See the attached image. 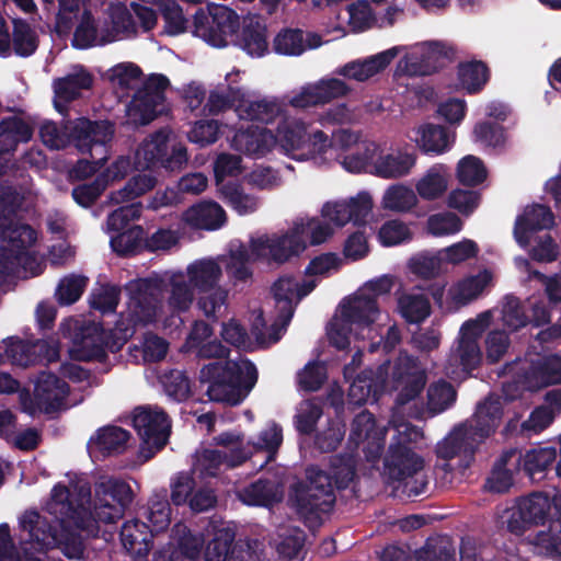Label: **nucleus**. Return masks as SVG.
I'll list each match as a JSON object with an SVG mask.
<instances>
[{"mask_svg":"<svg viewBox=\"0 0 561 561\" xmlns=\"http://www.w3.org/2000/svg\"><path fill=\"white\" fill-rule=\"evenodd\" d=\"M91 492L73 494L62 483L51 489L46 512L51 520L36 511L25 512L20 519L22 530L28 533V541L37 550L58 548L70 561H84V543L80 533L100 537V525L91 515Z\"/></svg>","mask_w":561,"mask_h":561,"instance_id":"nucleus-1","label":"nucleus"},{"mask_svg":"<svg viewBox=\"0 0 561 561\" xmlns=\"http://www.w3.org/2000/svg\"><path fill=\"white\" fill-rule=\"evenodd\" d=\"M355 477L356 459L351 454L332 456L328 470L309 466L306 482H298L293 488L291 500L297 512L307 519L320 520L321 515L333 510L334 490L347 489Z\"/></svg>","mask_w":561,"mask_h":561,"instance_id":"nucleus-2","label":"nucleus"},{"mask_svg":"<svg viewBox=\"0 0 561 561\" xmlns=\"http://www.w3.org/2000/svg\"><path fill=\"white\" fill-rule=\"evenodd\" d=\"M274 137L275 146L295 160H306L325 153L332 146V139L325 133L312 129L297 118H286L279 123Z\"/></svg>","mask_w":561,"mask_h":561,"instance_id":"nucleus-3","label":"nucleus"},{"mask_svg":"<svg viewBox=\"0 0 561 561\" xmlns=\"http://www.w3.org/2000/svg\"><path fill=\"white\" fill-rule=\"evenodd\" d=\"M239 28L238 14L224 4L198 8L193 14L192 34L214 47H226Z\"/></svg>","mask_w":561,"mask_h":561,"instance_id":"nucleus-4","label":"nucleus"},{"mask_svg":"<svg viewBox=\"0 0 561 561\" xmlns=\"http://www.w3.org/2000/svg\"><path fill=\"white\" fill-rule=\"evenodd\" d=\"M134 492L131 486L118 478L102 477L94 483L93 510L91 515L98 525L115 524L124 517L131 505Z\"/></svg>","mask_w":561,"mask_h":561,"instance_id":"nucleus-5","label":"nucleus"},{"mask_svg":"<svg viewBox=\"0 0 561 561\" xmlns=\"http://www.w3.org/2000/svg\"><path fill=\"white\" fill-rule=\"evenodd\" d=\"M70 392L69 385L53 373L43 371L37 377L34 393L20 394L23 412L34 416L37 412L51 414L58 412L65 404Z\"/></svg>","mask_w":561,"mask_h":561,"instance_id":"nucleus-6","label":"nucleus"},{"mask_svg":"<svg viewBox=\"0 0 561 561\" xmlns=\"http://www.w3.org/2000/svg\"><path fill=\"white\" fill-rule=\"evenodd\" d=\"M133 425L140 437V453L146 459L152 458L167 445L171 420L162 409H136Z\"/></svg>","mask_w":561,"mask_h":561,"instance_id":"nucleus-7","label":"nucleus"},{"mask_svg":"<svg viewBox=\"0 0 561 561\" xmlns=\"http://www.w3.org/2000/svg\"><path fill=\"white\" fill-rule=\"evenodd\" d=\"M170 131L159 129L144 140L140 152L146 165L152 169H164L168 172L180 171L187 164L186 147L176 142L170 146Z\"/></svg>","mask_w":561,"mask_h":561,"instance_id":"nucleus-8","label":"nucleus"},{"mask_svg":"<svg viewBox=\"0 0 561 561\" xmlns=\"http://www.w3.org/2000/svg\"><path fill=\"white\" fill-rule=\"evenodd\" d=\"M302 226H293L282 234H264L250 241L251 253L257 259H264L278 265L299 256L306 248V241L300 240L299 229Z\"/></svg>","mask_w":561,"mask_h":561,"instance_id":"nucleus-9","label":"nucleus"},{"mask_svg":"<svg viewBox=\"0 0 561 561\" xmlns=\"http://www.w3.org/2000/svg\"><path fill=\"white\" fill-rule=\"evenodd\" d=\"M129 294V310L134 322L149 324L154 322L161 304L162 280L159 278H138L126 285Z\"/></svg>","mask_w":561,"mask_h":561,"instance_id":"nucleus-10","label":"nucleus"},{"mask_svg":"<svg viewBox=\"0 0 561 561\" xmlns=\"http://www.w3.org/2000/svg\"><path fill=\"white\" fill-rule=\"evenodd\" d=\"M114 125L108 121H91L87 117H79L69 122L70 145H73L82 154H90L94 159V148L104 149L105 145L112 141Z\"/></svg>","mask_w":561,"mask_h":561,"instance_id":"nucleus-11","label":"nucleus"},{"mask_svg":"<svg viewBox=\"0 0 561 561\" xmlns=\"http://www.w3.org/2000/svg\"><path fill=\"white\" fill-rule=\"evenodd\" d=\"M551 511V501L543 492H534L520 497L514 507L507 528L515 535H523L533 526L543 525Z\"/></svg>","mask_w":561,"mask_h":561,"instance_id":"nucleus-12","label":"nucleus"},{"mask_svg":"<svg viewBox=\"0 0 561 561\" xmlns=\"http://www.w3.org/2000/svg\"><path fill=\"white\" fill-rule=\"evenodd\" d=\"M71 341L70 354L73 359L100 363L106 360L108 343L101 323L88 322L80 327L76 324Z\"/></svg>","mask_w":561,"mask_h":561,"instance_id":"nucleus-13","label":"nucleus"},{"mask_svg":"<svg viewBox=\"0 0 561 561\" xmlns=\"http://www.w3.org/2000/svg\"><path fill=\"white\" fill-rule=\"evenodd\" d=\"M201 374L208 377H219L227 385L231 386L234 392L245 393V396L257 380L256 367L250 360L243 362V365L237 362H227L225 366L214 362L205 365Z\"/></svg>","mask_w":561,"mask_h":561,"instance_id":"nucleus-14","label":"nucleus"},{"mask_svg":"<svg viewBox=\"0 0 561 561\" xmlns=\"http://www.w3.org/2000/svg\"><path fill=\"white\" fill-rule=\"evenodd\" d=\"M285 484L277 474L264 473L238 492L239 500L249 506L272 507L284 499Z\"/></svg>","mask_w":561,"mask_h":561,"instance_id":"nucleus-15","label":"nucleus"},{"mask_svg":"<svg viewBox=\"0 0 561 561\" xmlns=\"http://www.w3.org/2000/svg\"><path fill=\"white\" fill-rule=\"evenodd\" d=\"M456 50L442 42H430L427 49L420 55L412 54L400 61V67L410 77L431 76L442 66V59H453Z\"/></svg>","mask_w":561,"mask_h":561,"instance_id":"nucleus-16","label":"nucleus"},{"mask_svg":"<svg viewBox=\"0 0 561 561\" xmlns=\"http://www.w3.org/2000/svg\"><path fill=\"white\" fill-rule=\"evenodd\" d=\"M392 388L398 391L397 405H405L416 399L427 382L425 370L408 362L396 364L391 374Z\"/></svg>","mask_w":561,"mask_h":561,"instance_id":"nucleus-17","label":"nucleus"},{"mask_svg":"<svg viewBox=\"0 0 561 561\" xmlns=\"http://www.w3.org/2000/svg\"><path fill=\"white\" fill-rule=\"evenodd\" d=\"M385 471L391 480L407 479L422 471L424 460L408 444L391 443L383 460Z\"/></svg>","mask_w":561,"mask_h":561,"instance_id":"nucleus-18","label":"nucleus"},{"mask_svg":"<svg viewBox=\"0 0 561 561\" xmlns=\"http://www.w3.org/2000/svg\"><path fill=\"white\" fill-rule=\"evenodd\" d=\"M480 444V440H477L467 428V423L460 424L437 445L436 455L444 460L463 457L468 467Z\"/></svg>","mask_w":561,"mask_h":561,"instance_id":"nucleus-19","label":"nucleus"},{"mask_svg":"<svg viewBox=\"0 0 561 561\" xmlns=\"http://www.w3.org/2000/svg\"><path fill=\"white\" fill-rule=\"evenodd\" d=\"M398 46L373 55L364 60L351 61L336 69V73L363 82L383 71L399 54Z\"/></svg>","mask_w":561,"mask_h":561,"instance_id":"nucleus-20","label":"nucleus"},{"mask_svg":"<svg viewBox=\"0 0 561 561\" xmlns=\"http://www.w3.org/2000/svg\"><path fill=\"white\" fill-rule=\"evenodd\" d=\"M275 146L274 134L259 126H249L239 129L231 139V147L241 153L251 157H263Z\"/></svg>","mask_w":561,"mask_h":561,"instance_id":"nucleus-21","label":"nucleus"},{"mask_svg":"<svg viewBox=\"0 0 561 561\" xmlns=\"http://www.w3.org/2000/svg\"><path fill=\"white\" fill-rule=\"evenodd\" d=\"M378 314V302L374 296L355 295L341 306V320L357 329H368L369 332Z\"/></svg>","mask_w":561,"mask_h":561,"instance_id":"nucleus-22","label":"nucleus"},{"mask_svg":"<svg viewBox=\"0 0 561 561\" xmlns=\"http://www.w3.org/2000/svg\"><path fill=\"white\" fill-rule=\"evenodd\" d=\"M156 534L147 523L138 519L126 522L121 530L122 545L136 561H144L153 546Z\"/></svg>","mask_w":561,"mask_h":561,"instance_id":"nucleus-23","label":"nucleus"},{"mask_svg":"<svg viewBox=\"0 0 561 561\" xmlns=\"http://www.w3.org/2000/svg\"><path fill=\"white\" fill-rule=\"evenodd\" d=\"M503 416V407L497 399H486L477 408L472 421L467 428L480 443L484 442L499 427Z\"/></svg>","mask_w":561,"mask_h":561,"instance_id":"nucleus-24","label":"nucleus"},{"mask_svg":"<svg viewBox=\"0 0 561 561\" xmlns=\"http://www.w3.org/2000/svg\"><path fill=\"white\" fill-rule=\"evenodd\" d=\"M554 224V216L548 206L535 204L518 216L514 227V234L518 243H526L531 232L550 229Z\"/></svg>","mask_w":561,"mask_h":561,"instance_id":"nucleus-25","label":"nucleus"},{"mask_svg":"<svg viewBox=\"0 0 561 561\" xmlns=\"http://www.w3.org/2000/svg\"><path fill=\"white\" fill-rule=\"evenodd\" d=\"M275 300L277 321L282 325H288L294 317L297 301V280L294 276H280L271 287Z\"/></svg>","mask_w":561,"mask_h":561,"instance_id":"nucleus-26","label":"nucleus"},{"mask_svg":"<svg viewBox=\"0 0 561 561\" xmlns=\"http://www.w3.org/2000/svg\"><path fill=\"white\" fill-rule=\"evenodd\" d=\"M116 34L114 28L105 27L98 37V27L95 20L90 10H84L81 20L77 25L71 44L75 48L87 49L95 45H106L115 41Z\"/></svg>","mask_w":561,"mask_h":561,"instance_id":"nucleus-27","label":"nucleus"},{"mask_svg":"<svg viewBox=\"0 0 561 561\" xmlns=\"http://www.w3.org/2000/svg\"><path fill=\"white\" fill-rule=\"evenodd\" d=\"M266 25L257 18L243 19L236 44L251 57H262L268 49Z\"/></svg>","mask_w":561,"mask_h":561,"instance_id":"nucleus-28","label":"nucleus"},{"mask_svg":"<svg viewBox=\"0 0 561 561\" xmlns=\"http://www.w3.org/2000/svg\"><path fill=\"white\" fill-rule=\"evenodd\" d=\"M185 221L196 229L217 230L226 220L225 209L216 202H202L191 206L184 213Z\"/></svg>","mask_w":561,"mask_h":561,"instance_id":"nucleus-29","label":"nucleus"},{"mask_svg":"<svg viewBox=\"0 0 561 561\" xmlns=\"http://www.w3.org/2000/svg\"><path fill=\"white\" fill-rule=\"evenodd\" d=\"M33 127L19 116L3 117L0 121V154L15 151L19 144L33 137Z\"/></svg>","mask_w":561,"mask_h":561,"instance_id":"nucleus-30","label":"nucleus"},{"mask_svg":"<svg viewBox=\"0 0 561 561\" xmlns=\"http://www.w3.org/2000/svg\"><path fill=\"white\" fill-rule=\"evenodd\" d=\"M320 45L321 37L317 34H309V41L306 43L304 32L299 28H284L273 41L275 53L285 56H299L307 47L316 48Z\"/></svg>","mask_w":561,"mask_h":561,"instance_id":"nucleus-31","label":"nucleus"},{"mask_svg":"<svg viewBox=\"0 0 561 561\" xmlns=\"http://www.w3.org/2000/svg\"><path fill=\"white\" fill-rule=\"evenodd\" d=\"M187 275L190 284L198 293H206L218 287L222 271L216 261L203 259L188 265Z\"/></svg>","mask_w":561,"mask_h":561,"instance_id":"nucleus-32","label":"nucleus"},{"mask_svg":"<svg viewBox=\"0 0 561 561\" xmlns=\"http://www.w3.org/2000/svg\"><path fill=\"white\" fill-rule=\"evenodd\" d=\"M459 85L468 94L480 93L490 80L491 71L482 60L460 62L457 67Z\"/></svg>","mask_w":561,"mask_h":561,"instance_id":"nucleus-33","label":"nucleus"},{"mask_svg":"<svg viewBox=\"0 0 561 561\" xmlns=\"http://www.w3.org/2000/svg\"><path fill=\"white\" fill-rule=\"evenodd\" d=\"M170 542L186 561H195L201 556L205 539L201 533L192 531L180 522L172 527Z\"/></svg>","mask_w":561,"mask_h":561,"instance_id":"nucleus-34","label":"nucleus"},{"mask_svg":"<svg viewBox=\"0 0 561 561\" xmlns=\"http://www.w3.org/2000/svg\"><path fill=\"white\" fill-rule=\"evenodd\" d=\"M383 392V383L374 380L371 371H362L350 385L347 392L348 404L362 407L366 403H375Z\"/></svg>","mask_w":561,"mask_h":561,"instance_id":"nucleus-35","label":"nucleus"},{"mask_svg":"<svg viewBox=\"0 0 561 561\" xmlns=\"http://www.w3.org/2000/svg\"><path fill=\"white\" fill-rule=\"evenodd\" d=\"M416 158L409 152H393L380 156L375 164V174L382 179H398L405 176L414 167Z\"/></svg>","mask_w":561,"mask_h":561,"instance_id":"nucleus-36","label":"nucleus"},{"mask_svg":"<svg viewBox=\"0 0 561 561\" xmlns=\"http://www.w3.org/2000/svg\"><path fill=\"white\" fill-rule=\"evenodd\" d=\"M130 433L123 427L108 425L96 431L92 442L103 456L121 455L127 449Z\"/></svg>","mask_w":561,"mask_h":561,"instance_id":"nucleus-37","label":"nucleus"},{"mask_svg":"<svg viewBox=\"0 0 561 561\" xmlns=\"http://www.w3.org/2000/svg\"><path fill=\"white\" fill-rule=\"evenodd\" d=\"M153 531L162 533L171 523V506L167 489L156 491L149 499L144 514Z\"/></svg>","mask_w":561,"mask_h":561,"instance_id":"nucleus-38","label":"nucleus"},{"mask_svg":"<svg viewBox=\"0 0 561 561\" xmlns=\"http://www.w3.org/2000/svg\"><path fill=\"white\" fill-rule=\"evenodd\" d=\"M11 35L12 49L19 57L26 58L35 54L39 45V37L35 28L23 19H13Z\"/></svg>","mask_w":561,"mask_h":561,"instance_id":"nucleus-39","label":"nucleus"},{"mask_svg":"<svg viewBox=\"0 0 561 561\" xmlns=\"http://www.w3.org/2000/svg\"><path fill=\"white\" fill-rule=\"evenodd\" d=\"M528 378L538 388L561 383V356L550 355L533 363Z\"/></svg>","mask_w":561,"mask_h":561,"instance_id":"nucleus-40","label":"nucleus"},{"mask_svg":"<svg viewBox=\"0 0 561 561\" xmlns=\"http://www.w3.org/2000/svg\"><path fill=\"white\" fill-rule=\"evenodd\" d=\"M4 353L0 354V363L9 362L12 365L28 367L36 362L35 344L19 336H9L3 340Z\"/></svg>","mask_w":561,"mask_h":561,"instance_id":"nucleus-41","label":"nucleus"},{"mask_svg":"<svg viewBox=\"0 0 561 561\" xmlns=\"http://www.w3.org/2000/svg\"><path fill=\"white\" fill-rule=\"evenodd\" d=\"M92 84L93 77L81 69L79 72L55 79L54 91L59 99L71 102L79 98L81 90H88Z\"/></svg>","mask_w":561,"mask_h":561,"instance_id":"nucleus-42","label":"nucleus"},{"mask_svg":"<svg viewBox=\"0 0 561 561\" xmlns=\"http://www.w3.org/2000/svg\"><path fill=\"white\" fill-rule=\"evenodd\" d=\"M146 231L141 226H133L111 239V247L121 256H131L144 249Z\"/></svg>","mask_w":561,"mask_h":561,"instance_id":"nucleus-43","label":"nucleus"},{"mask_svg":"<svg viewBox=\"0 0 561 561\" xmlns=\"http://www.w3.org/2000/svg\"><path fill=\"white\" fill-rule=\"evenodd\" d=\"M236 541V533L225 526L214 530L213 538L205 548L206 561H226Z\"/></svg>","mask_w":561,"mask_h":561,"instance_id":"nucleus-44","label":"nucleus"},{"mask_svg":"<svg viewBox=\"0 0 561 561\" xmlns=\"http://www.w3.org/2000/svg\"><path fill=\"white\" fill-rule=\"evenodd\" d=\"M159 11L164 21L163 32L169 36H178L188 30L190 20L176 0H162Z\"/></svg>","mask_w":561,"mask_h":561,"instance_id":"nucleus-45","label":"nucleus"},{"mask_svg":"<svg viewBox=\"0 0 561 561\" xmlns=\"http://www.w3.org/2000/svg\"><path fill=\"white\" fill-rule=\"evenodd\" d=\"M482 359L478 341L473 339H459L458 346L451 352L448 362L459 365L463 371L476 369Z\"/></svg>","mask_w":561,"mask_h":561,"instance_id":"nucleus-46","label":"nucleus"},{"mask_svg":"<svg viewBox=\"0 0 561 561\" xmlns=\"http://www.w3.org/2000/svg\"><path fill=\"white\" fill-rule=\"evenodd\" d=\"M420 147L425 153L439 154L449 148L448 129L442 125L425 124L420 128Z\"/></svg>","mask_w":561,"mask_h":561,"instance_id":"nucleus-47","label":"nucleus"},{"mask_svg":"<svg viewBox=\"0 0 561 561\" xmlns=\"http://www.w3.org/2000/svg\"><path fill=\"white\" fill-rule=\"evenodd\" d=\"M457 399V391L454 386L439 379L427 388V408L431 412L437 414L449 409Z\"/></svg>","mask_w":561,"mask_h":561,"instance_id":"nucleus-48","label":"nucleus"},{"mask_svg":"<svg viewBox=\"0 0 561 561\" xmlns=\"http://www.w3.org/2000/svg\"><path fill=\"white\" fill-rule=\"evenodd\" d=\"M157 180L149 174H137L130 178L123 188L111 193V202L115 204L133 201L156 186Z\"/></svg>","mask_w":561,"mask_h":561,"instance_id":"nucleus-49","label":"nucleus"},{"mask_svg":"<svg viewBox=\"0 0 561 561\" xmlns=\"http://www.w3.org/2000/svg\"><path fill=\"white\" fill-rule=\"evenodd\" d=\"M164 101L137 91L131 101V115L142 126L150 124L162 112Z\"/></svg>","mask_w":561,"mask_h":561,"instance_id":"nucleus-50","label":"nucleus"},{"mask_svg":"<svg viewBox=\"0 0 561 561\" xmlns=\"http://www.w3.org/2000/svg\"><path fill=\"white\" fill-rule=\"evenodd\" d=\"M399 308L409 323H421L431 314L430 300L423 294L403 295L399 298Z\"/></svg>","mask_w":561,"mask_h":561,"instance_id":"nucleus-51","label":"nucleus"},{"mask_svg":"<svg viewBox=\"0 0 561 561\" xmlns=\"http://www.w3.org/2000/svg\"><path fill=\"white\" fill-rule=\"evenodd\" d=\"M165 394L176 402H183L191 396V381L185 371L170 369L160 377Z\"/></svg>","mask_w":561,"mask_h":561,"instance_id":"nucleus-52","label":"nucleus"},{"mask_svg":"<svg viewBox=\"0 0 561 561\" xmlns=\"http://www.w3.org/2000/svg\"><path fill=\"white\" fill-rule=\"evenodd\" d=\"M486 176V168L480 158L469 154L458 162L457 179L460 184L474 187L483 183Z\"/></svg>","mask_w":561,"mask_h":561,"instance_id":"nucleus-53","label":"nucleus"},{"mask_svg":"<svg viewBox=\"0 0 561 561\" xmlns=\"http://www.w3.org/2000/svg\"><path fill=\"white\" fill-rule=\"evenodd\" d=\"M240 117L262 124L272 123L279 113V106L274 101L257 100L239 106Z\"/></svg>","mask_w":561,"mask_h":561,"instance_id":"nucleus-54","label":"nucleus"},{"mask_svg":"<svg viewBox=\"0 0 561 561\" xmlns=\"http://www.w3.org/2000/svg\"><path fill=\"white\" fill-rule=\"evenodd\" d=\"M108 174H98L91 182L76 185L71 191L73 201L83 208L95 204L107 188Z\"/></svg>","mask_w":561,"mask_h":561,"instance_id":"nucleus-55","label":"nucleus"},{"mask_svg":"<svg viewBox=\"0 0 561 561\" xmlns=\"http://www.w3.org/2000/svg\"><path fill=\"white\" fill-rule=\"evenodd\" d=\"M558 449L554 446H546L528 450L524 456V470L535 478L543 473L557 459Z\"/></svg>","mask_w":561,"mask_h":561,"instance_id":"nucleus-56","label":"nucleus"},{"mask_svg":"<svg viewBox=\"0 0 561 561\" xmlns=\"http://www.w3.org/2000/svg\"><path fill=\"white\" fill-rule=\"evenodd\" d=\"M227 298L228 291L217 287L210 291L199 293L197 306L207 319L216 322L227 309Z\"/></svg>","mask_w":561,"mask_h":561,"instance_id":"nucleus-57","label":"nucleus"},{"mask_svg":"<svg viewBox=\"0 0 561 561\" xmlns=\"http://www.w3.org/2000/svg\"><path fill=\"white\" fill-rule=\"evenodd\" d=\"M171 293L168 298V305L172 313L185 312L190 309L194 300L193 288L182 276H173L170 279Z\"/></svg>","mask_w":561,"mask_h":561,"instance_id":"nucleus-58","label":"nucleus"},{"mask_svg":"<svg viewBox=\"0 0 561 561\" xmlns=\"http://www.w3.org/2000/svg\"><path fill=\"white\" fill-rule=\"evenodd\" d=\"M88 284V278L80 275H70L62 278L56 289V298L59 305L69 306L82 296Z\"/></svg>","mask_w":561,"mask_h":561,"instance_id":"nucleus-59","label":"nucleus"},{"mask_svg":"<svg viewBox=\"0 0 561 561\" xmlns=\"http://www.w3.org/2000/svg\"><path fill=\"white\" fill-rule=\"evenodd\" d=\"M535 543L542 548L549 557H561V513L556 519L549 522L547 530L539 531Z\"/></svg>","mask_w":561,"mask_h":561,"instance_id":"nucleus-60","label":"nucleus"},{"mask_svg":"<svg viewBox=\"0 0 561 561\" xmlns=\"http://www.w3.org/2000/svg\"><path fill=\"white\" fill-rule=\"evenodd\" d=\"M327 378L325 365L318 360H311L298 373V385L305 391L314 392L323 386Z\"/></svg>","mask_w":561,"mask_h":561,"instance_id":"nucleus-61","label":"nucleus"},{"mask_svg":"<svg viewBox=\"0 0 561 561\" xmlns=\"http://www.w3.org/2000/svg\"><path fill=\"white\" fill-rule=\"evenodd\" d=\"M121 298V288L116 285H103L90 296V307L102 314L114 313Z\"/></svg>","mask_w":561,"mask_h":561,"instance_id":"nucleus-62","label":"nucleus"},{"mask_svg":"<svg viewBox=\"0 0 561 561\" xmlns=\"http://www.w3.org/2000/svg\"><path fill=\"white\" fill-rule=\"evenodd\" d=\"M417 194L426 201L439 198L447 190V180L445 175L435 169H430L427 173L416 183Z\"/></svg>","mask_w":561,"mask_h":561,"instance_id":"nucleus-63","label":"nucleus"},{"mask_svg":"<svg viewBox=\"0 0 561 561\" xmlns=\"http://www.w3.org/2000/svg\"><path fill=\"white\" fill-rule=\"evenodd\" d=\"M474 140L491 148H502L505 144V129L495 122L477 123L473 128Z\"/></svg>","mask_w":561,"mask_h":561,"instance_id":"nucleus-64","label":"nucleus"}]
</instances>
